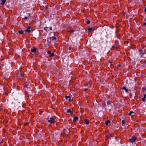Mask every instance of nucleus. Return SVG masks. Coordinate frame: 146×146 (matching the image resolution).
<instances>
[{
    "label": "nucleus",
    "instance_id": "c85d7f7f",
    "mask_svg": "<svg viewBox=\"0 0 146 146\" xmlns=\"http://www.w3.org/2000/svg\"><path fill=\"white\" fill-rule=\"evenodd\" d=\"M28 19V17H25L24 18V19H25V20H27Z\"/></svg>",
    "mask_w": 146,
    "mask_h": 146
},
{
    "label": "nucleus",
    "instance_id": "9d476101",
    "mask_svg": "<svg viewBox=\"0 0 146 146\" xmlns=\"http://www.w3.org/2000/svg\"><path fill=\"white\" fill-rule=\"evenodd\" d=\"M50 40L52 39V41H54V40H56V38L55 37L52 36V37H50Z\"/></svg>",
    "mask_w": 146,
    "mask_h": 146
},
{
    "label": "nucleus",
    "instance_id": "412c9836",
    "mask_svg": "<svg viewBox=\"0 0 146 146\" xmlns=\"http://www.w3.org/2000/svg\"><path fill=\"white\" fill-rule=\"evenodd\" d=\"M86 23L87 24H89L90 23V21L89 20H87Z\"/></svg>",
    "mask_w": 146,
    "mask_h": 146
},
{
    "label": "nucleus",
    "instance_id": "a211bd4d",
    "mask_svg": "<svg viewBox=\"0 0 146 146\" xmlns=\"http://www.w3.org/2000/svg\"><path fill=\"white\" fill-rule=\"evenodd\" d=\"M48 28V27H45L44 28V30L46 31L47 32H48V31H47V29Z\"/></svg>",
    "mask_w": 146,
    "mask_h": 146
},
{
    "label": "nucleus",
    "instance_id": "393cba45",
    "mask_svg": "<svg viewBox=\"0 0 146 146\" xmlns=\"http://www.w3.org/2000/svg\"><path fill=\"white\" fill-rule=\"evenodd\" d=\"M142 100L143 101H144L145 100V98H144L143 97L142 98Z\"/></svg>",
    "mask_w": 146,
    "mask_h": 146
},
{
    "label": "nucleus",
    "instance_id": "9b49d317",
    "mask_svg": "<svg viewBox=\"0 0 146 146\" xmlns=\"http://www.w3.org/2000/svg\"><path fill=\"white\" fill-rule=\"evenodd\" d=\"M121 89L125 90L126 92H127L128 91V89H127L125 87H123L121 88Z\"/></svg>",
    "mask_w": 146,
    "mask_h": 146
},
{
    "label": "nucleus",
    "instance_id": "6e6552de",
    "mask_svg": "<svg viewBox=\"0 0 146 146\" xmlns=\"http://www.w3.org/2000/svg\"><path fill=\"white\" fill-rule=\"evenodd\" d=\"M78 117L76 116H75L73 118V121L74 122L77 121L78 119Z\"/></svg>",
    "mask_w": 146,
    "mask_h": 146
},
{
    "label": "nucleus",
    "instance_id": "423d86ee",
    "mask_svg": "<svg viewBox=\"0 0 146 146\" xmlns=\"http://www.w3.org/2000/svg\"><path fill=\"white\" fill-rule=\"evenodd\" d=\"M145 50H139V52L141 54H143L145 53Z\"/></svg>",
    "mask_w": 146,
    "mask_h": 146
},
{
    "label": "nucleus",
    "instance_id": "4be33fe9",
    "mask_svg": "<svg viewBox=\"0 0 146 146\" xmlns=\"http://www.w3.org/2000/svg\"><path fill=\"white\" fill-rule=\"evenodd\" d=\"M27 16L28 17H31V14L30 13H28L27 15Z\"/></svg>",
    "mask_w": 146,
    "mask_h": 146
},
{
    "label": "nucleus",
    "instance_id": "dca6fc26",
    "mask_svg": "<svg viewBox=\"0 0 146 146\" xmlns=\"http://www.w3.org/2000/svg\"><path fill=\"white\" fill-rule=\"evenodd\" d=\"M111 103V101L110 100H108L107 102V104L108 105H110Z\"/></svg>",
    "mask_w": 146,
    "mask_h": 146
},
{
    "label": "nucleus",
    "instance_id": "b1692460",
    "mask_svg": "<svg viewBox=\"0 0 146 146\" xmlns=\"http://www.w3.org/2000/svg\"><path fill=\"white\" fill-rule=\"evenodd\" d=\"M125 121L124 120H123L122 121V124H124L125 123Z\"/></svg>",
    "mask_w": 146,
    "mask_h": 146
},
{
    "label": "nucleus",
    "instance_id": "a878e982",
    "mask_svg": "<svg viewBox=\"0 0 146 146\" xmlns=\"http://www.w3.org/2000/svg\"><path fill=\"white\" fill-rule=\"evenodd\" d=\"M51 44L50 42H48L47 44L49 46Z\"/></svg>",
    "mask_w": 146,
    "mask_h": 146
},
{
    "label": "nucleus",
    "instance_id": "aec40b11",
    "mask_svg": "<svg viewBox=\"0 0 146 146\" xmlns=\"http://www.w3.org/2000/svg\"><path fill=\"white\" fill-rule=\"evenodd\" d=\"M142 89L144 91L146 90V87H143L142 88Z\"/></svg>",
    "mask_w": 146,
    "mask_h": 146
},
{
    "label": "nucleus",
    "instance_id": "473e14b6",
    "mask_svg": "<svg viewBox=\"0 0 146 146\" xmlns=\"http://www.w3.org/2000/svg\"><path fill=\"white\" fill-rule=\"evenodd\" d=\"M88 90V89L87 88H85V89H84V91H86Z\"/></svg>",
    "mask_w": 146,
    "mask_h": 146
},
{
    "label": "nucleus",
    "instance_id": "e433bc0d",
    "mask_svg": "<svg viewBox=\"0 0 146 146\" xmlns=\"http://www.w3.org/2000/svg\"><path fill=\"white\" fill-rule=\"evenodd\" d=\"M144 11L145 12H146V7L144 9Z\"/></svg>",
    "mask_w": 146,
    "mask_h": 146
},
{
    "label": "nucleus",
    "instance_id": "20e7f679",
    "mask_svg": "<svg viewBox=\"0 0 146 146\" xmlns=\"http://www.w3.org/2000/svg\"><path fill=\"white\" fill-rule=\"evenodd\" d=\"M31 51L32 52L36 53L37 51V48L35 47H33V48H31Z\"/></svg>",
    "mask_w": 146,
    "mask_h": 146
},
{
    "label": "nucleus",
    "instance_id": "5701e85b",
    "mask_svg": "<svg viewBox=\"0 0 146 146\" xmlns=\"http://www.w3.org/2000/svg\"><path fill=\"white\" fill-rule=\"evenodd\" d=\"M74 30H70V31H69L68 32H70V33H72L73 32H74Z\"/></svg>",
    "mask_w": 146,
    "mask_h": 146
},
{
    "label": "nucleus",
    "instance_id": "f257e3e1",
    "mask_svg": "<svg viewBox=\"0 0 146 146\" xmlns=\"http://www.w3.org/2000/svg\"><path fill=\"white\" fill-rule=\"evenodd\" d=\"M136 139V137L135 136H133L129 139V140L130 142L133 143L135 141Z\"/></svg>",
    "mask_w": 146,
    "mask_h": 146
},
{
    "label": "nucleus",
    "instance_id": "6ab92c4d",
    "mask_svg": "<svg viewBox=\"0 0 146 146\" xmlns=\"http://www.w3.org/2000/svg\"><path fill=\"white\" fill-rule=\"evenodd\" d=\"M18 33L19 34H22L23 33V30L19 31H18Z\"/></svg>",
    "mask_w": 146,
    "mask_h": 146
},
{
    "label": "nucleus",
    "instance_id": "ddd939ff",
    "mask_svg": "<svg viewBox=\"0 0 146 146\" xmlns=\"http://www.w3.org/2000/svg\"><path fill=\"white\" fill-rule=\"evenodd\" d=\"M6 1V0H1V4L2 5H4Z\"/></svg>",
    "mask_w": 146,
    "mask_h": 146
},
{
    "label": "nucleus",
    "instance_id": "4468645a",
    "mask_svg": "<svg viewBox=\"0 0 146 146\" xmlns=\"http://www.w3.org/2000/svg\"><path fill=\"white\" fill-rule=\"evenodd\" d=\"M67 113H70L71 114H72L73 113V111H72L71 109H69L67 111Z\"/></svg>",
    "mask_w": 146,
    "mask_h": 146
},
{
    "label": "nucleus",
    "instance_id": "bb28decb",
    "mask_svg": "<svg viewBox=\"0 0 146 146\" xmlns=\"http://www.w3.org/2000/svg\"><path fill=\"white\" fill-rule=\"evenodd\" d=\"M72 47L70 46L69 47V50H71L72 49Z\"/></svg>",
    "mask_w": 146,
    "mask_h": 146
},
{
    "label": "nucleus",
    "instance_id": "72a5a7b5",
    "mask_svg": "<svg viewBox=\"0 0 146 146\" xmlns=\"http://www.w3.org/2000/svg\"><path fill=\"white\" fill-rule=\"evenodd\" d=\"M2 142V140L0 139V143H1Z\"/></svg>",
    "mask_w": 146,
    "mask_h": 146
},
{
    "label": "nucleus",
    "instance_id": "ea45409f",
    "mask_svg": "<svg viewBox=\"0 0 146 146\" xmlns=\"http://www.w3.org/2000/svg\"><path fill=\"white\" fill-rule=\"evenodd\" d=\"M47 41H48V42H50V41H49L48 40H47Z\"/></svg>",
    "mask_w": 146,
    "mask_h": 146
},
{
    "label": "nucleus",
    "instance_id": "0eeeda50",
    "mask_svg": "<svg viewBox=\"0 0 146 146\" xmlns=\"http://www.w3.org/2000/svg\"><path fill=\"white\" fill-rule=\"evenodd\" d=\"M65 97L66 99L67 98H69L68 100L69 102H71L72 100V99L69 96H66Z\"/></svg>",
    "mask_w": 146,
    "mask_h": 146
},
{
    "label": "nucleus",
    "instance_id": "f03ea898",
    "mask_svg": "<svg viewBox=\"0 0 146 146\" xmlns=\"http://www.w3.org/2000/svg\"><path fill=\"white\" fill-rule=\"evenodd\" d=\"M48 121L49 123H52L55 122V121L54 120L53 117H51L50 118H47Z\"/></svg>",
    "mask_w": 146,
    "mask_h": 146
},
{
    "label": "nucleus",
    "instance_id": "7c9ffc66",
    "mask_svg": "<svg viewBox=\"0 0 146 146\" xmlns=\"http://www.w3.org/2000/svg\"><path fill=\"white\" fill-rule=\"evenodd\" d=\"M49 29L50 30H52V27H50L49 28Z\"/></svg>",
    "mask_w": 146,
    "mask_h": 146
},
{
    "label": "nucleus",
    "instance_id": "f3484780",
    "mask_svg": "<svg viewBox=\"0 0 146 146\" xmlns=\"http://www.w3.org/2000/svg\"><path fill=\"white\" fill-rule=\"evenodd\" d=\"M88 30L89 32H90L92 30V28H89L88 29Z\"/></svg>",
    "mask_w": 146,
    "mask_h": 146
},
{
    "label": "nucleus",
    "instance_id": "c756f323",
    "mask_svg": "<svg viewBox=\"0 0 146 146\" xmlns=\"http://www.w3.org/2000/svg\"><path fill=\"white\" fill-rule=\"evenodd\" d=\"M27 86L26 85H25L24 86V88H27Z\"/></svg>",
    "mask_w": 146,
    "mask_h": 146
},
{
    "label": "nucleus",
    "instance_id": "1a4fd4ad",
    "mask_svg": "<svg viewBox=\"0 0 146 146\" xmlns=\"http://www.w3.org/2000/svg\"><path fill=\"white\" fill-rule=\"evenodd\" d=\"M89 120L88 119H84V121L86 124H89Z\"/></svg>",
    "mask_w": 146,
    "mask_h": 146
},
{
    "label": "nucleus",
    "instance_id": "39448f33",
    "mask_svg": "<svg viewBox=\"0 0 146 146\" xmlns=\"http://www.w3.org/2000/svg\"><path fill=\"white\" fill-rule=\"evenodd\" d=\"M31 28L30 26H28L27 27V29L25 30V31L28 33L30 32H31V30H30Z\"/></svg>",
    "mask_w": 146,
    "mask_h": 146
},
{
    "label": "nucleus",
    "instance_id": "c9c22d12",
    "mask_svg": "<svg viewBox=\"0 0 146 146\" xmlns=\"http://www.w3.org/2000/svg\"><path fill=\"white\" fill-rule=\"evenodd\" d=\"M88 84H87L85 85V86H88Z\"/></svg>",
    "mask_w": 146,
    "mask_h": 146
},
{
    "label": "nucleus",
    "instance_id": "58836bf2",
    "mask_svg": "<svg viewBox=\"0 0 146 146\" xmlns=\"http://www.w3.org/2000/svg\"><path fill=\"white\" fill-rule=\"evenodd\" d=\"M117 65H118V66H119V67L120 66H121L120 64H118Z\"/></svg>",
    "mask_w": 146,
    "mask_h": 146
},
{
    "label": "nucleus",
    "instance_id": "2eb2a0df",
    "mask_svg": "<svg viewBox=\"0 0 146 146\" xmlns=\"http://www.w3.org/2000/svg\"><path fill=\"white\" fill-rule=\"evenodd\" d=\"M110 122V120H107L105 122V124L106 125H108L109 123Z\"/></svg>",
    "mask_w": 146,
    "mask_h": 146
},
{
    "label": "nucleus",
    "instance_id": "7ed1b4c3",
    "mask_svg": "<svg viewBox=\"0 0 146 146\" xmlns=\"http://www.w3.org/2000/svg\"><path fill=\"white\" fill-rule=\"evenodd\" d=\"M47 53L49 55V56L50 57H52L54 56V53H51V51H48Z\"/></svg>",
    "mask_w": 146,
    "mask_h": 146
},
{
    "label": "nucleus",
    "instance_id": "4c0bfd02",
    "mask_svg": "<svg viewBox=\"0 0 146 146\" xmlns=\"http://www.w3.org/2000/svg\"><path fill=\"white\" fill-rule=\"evenodd\" d=\"M116 36L117 37V38H119V37H118V35H116Z\"/></svg>",
    "mask_w": 146,
    "mask_h": 146
},
{
    "label": "nucleus",
    "instance_id": "f8f14e48",
    "mask_svg": "<svg viewBox=\"0 0 146 146\" xmlns=\"http://www.w3.org/2000/svg\"><path fill=\"white\" fill-rule=\"evenodd\" d=\"M135 114V113L133 111H130L129 113V115H133Z\"/></svg>",
    "mask_w": 146,
    "mask_h": 146
},
{
    "label": "nucleus",
    "instance_id": "f704fd0d",
    "mask_svg": "<svg viewBox=\"0 0 146 146\" xmlns=\"http://www.w3.org/2000/svg\"><path fill=\"white\" fill-rule=\"evenodd\" d=\"M143 25L146 26V22L144 23Z\"/></svg>",
    "mask_w": 146,
    "mask_h": 146
},
{
    "label": "nucleus",
    "instance_id": "cd10ccee",
    "mask_svg": "<svg viewBox=\"0 0 146 146\" xmlns=\"http://www.w3.org/2000/svg\"><path fill=\"white\" fill-rule=\"evenodd\" d=\"M143 98H146V94H144L143 95Z\"/></svg>",
    "mask_w": 146,
    "mask_h": 146
},
{
    "label": "nucleus",
    "instance_id": "2f4dec72",
    "mask_svg": "<svg viewBox=\"0 0 146 146\" xmlns=\"http://www.w3.org/2000/svg\"><path fill=\"white\" fill-rule=\"evenodd\" d=\"M20 74L22 77L23 76V74H22V73H21Z\"/></svg>",
    "mask_w": 146,
    "mask_h": 146
}]
</instances>
